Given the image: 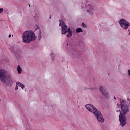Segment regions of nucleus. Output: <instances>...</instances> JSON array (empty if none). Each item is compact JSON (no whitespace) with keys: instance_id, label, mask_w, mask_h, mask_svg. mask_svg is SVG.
<instances>
[{"instance_id":"nucleus-23","label":"nucleus","mask_w":130,"mask_h":130,"mask_svg":"<svg viewBox=\"0 0 130 130\" xmlns=\"http://www.w3.org/2000/svg\"><path fill=\"white\" fill-rule=\"evenodd\" d=\"M29 7H30V4H29Z\"/></svg>"},{"instance_id":"nucleus-19","label":"nucleus","mask_w":130,"mask_h":130,"mask_svg":"<svg viewBox=\"0 0 130 130\" xmlns=\"http://www.w3.org/2000/svg\"><path fill=\"white\" fill-rule=\"evenodd\" d=\"M128 32H129V34L130 35V31H129V29L128 30Z\"/></svg>"},{"instance_id":"nucleus-16","label":"nucleus","mask_w":130,"mask_h":130,"mask_svg":"<svg viewBox=\"0 0 130 130\" xmlns=\"http://www.w3.org/2000/svg\"><path fill=\"white\" fill-rule=\"evenodd\" d=\"M2 12H4V9H3V8H0V14H1V13H2Z\"/></svg>"},{"instance_id":"nucleus-13","label":"nucleus","mask_w":130,"mask_h":130,"mask_svg":"<svg viewBox=\"0 0 130 130\" xmlns=\"http://www.w3.org/2000/svg\"><path fill=\"white\" fill-rule=\"evenodd\" d=\"M42 37V36L41 35V32H40H40H39V36H38L39 40H40V39H41Z\"/></svg>"},{"instance_id":"nucleus-8","label":"nucleus","mask_w":130,"mask_h":130,"mask_svg":"<svg viewBox=\"0 0 130 130\" xmlns=\"http://www.w3.org/2000/svg\"><path fill=\"white\" fill-rule=\"evenodd\" d=\"M87 12L89 13V15H93V8L92 7H91V6L88 5V6H87Z\"/></svg>"},{"instance_id":"nucleus-12","label":"nucleus","mask_w":130,"mask_h":130,"mask_svg":"<svg viewBox=\"0 0 130 130\" xmlns=\"http://www.w3.org/2000/svg\"><path fill=\"white\" fill-rule=\"evenodd\" d=\"M76 32L77 33H80V32H83V29H82V28L78 27L76 29Z\"/></svg>"},{"instance_id":"nucleus-11","label":"nucleus","mask_w":130,"mask_h":130,"mask_svg":"<svg viewBox=\"0 0 130 130\" xmlns=\"http://www.w3.org/2000/svg\"><path fill=\"white\" fill-rule=\"evenodd\" d=\"M17 70L18 71V74H22V68H21L20 65H18Z\"/></svg>"},{"instance_id":"nucleus-2","label":"nucleus","mask_w":130,"mask_h":130,"mask_svg":"<svg viewBox=\"0 0 130 130\" xmlns=\"http://www.w3.org/2000/svg\"><path fill=\"white\" fill-rule=\"evenodd\" d=\"M86 108L89 111V112H92L94 114L95 116L98 119L99 122L103 123L104 122V118H103V115L101 114V112L95 107L93 105L87 104L85 105Z\"/></svg>"},{"instance_id":"nucleus-6","label":"nucleus","mask_w":130,"mask_h":130,"mask_svg":"<svg viewBox=\"0 0 130 130\" xmlns=\"http://www.w3.org/2000/svg\"><path fill=\"white\" fill-rule=\"evenodd\" d=\"M59 26L60 27H61V34H66V33H68V26L67 24H66V23H64L63 21H62L59 20Z\"/></svg>"},{"instance_id":"nucleus-21","label":"nucleus","mask_w":130,"mask_h":130,"mask_svg":"<svg viewBox=\"0 0 130 130\" xmlns=\"http://www.w3.org/2000/svg\"><path fill=\"white\" fill-rule=\"evenodd\" d=\"M114 99H115V100H116V98L114 97Z\"/></svg>"},{"instance_id":"nucleus-10","label":"nucleus","mask_w":130,"mask_h":130,"mask_svg":"<svg viewBox=\"0 0 130 130\" xmlns=\"http://www.w3.org/2000/svg\"><path fill=\"white\" fill-rule=\"evenodd\" d=\"M16 85L19 86V87H21L22 89H24L25 85L23 83H21L20 82H16Z\"/></svg>"},{"instance_id":"nucleus-20","label":"nucleus","mask_w":130,"mask_h":130,"mask_svg":"<svg viewBox=\"0 0 130 130\" xmlns=\"http://www.w3.org/2000/svg\"><path fill=\"white\" fill-rule=\"evenodd\" d=\"M49 19H51V16H50Z\"/></svg>"},{"instance_id":"nucleus-3","label":"nucleus","mask_w":130,"mask_h":130,"mask_svg":"<svg viewBox=\"0 0 130 130\" xmlns=\"http://www.w3.org/2000/svg\"><path fill=\"white\" fill-rule=\"evenodd\" d=\"M0 80L5 83L6 86H12L14 83L11 75L6 73V71L3 70H0Z\"/></svg>"},{"instance_id":"nucleus-1","label":"nucleus","mask_w":130,"mask_h":130,"mask_svg":"<svg viewBox=\"0 0 130 130\" xmlns=\"http://www.w3.org/2000/svg\"><path fill=\"white\" fill-rule=\"evenodd\" d=\"M118 107L120 106L121 110L116 111L117 112H120L119 115V121L121 126H124L126 124V116L127 112H129V105H127V103L124 100H121L119 104H117Z\"/></svg>"},{"instance_id":"nucleus-18","label":"nucleus","mask_w":130,"mask_h":130,"mask_svg":"<svg viewBox=\"0 0 130 130\" xmlns=\"http://www.w3.org/2000/svg\"><path fill=\"white\" fill-rule=\"evenodd\" d=\"M11 36H12V35H11V34H10V35H9V38H11Z\"/></svg>"},{"instance_id":"nucleus-22","label":"nucleus","mask_w":130,"mask_h":130,"mask_svg":"<svg viewBox=\"0 0 130 130\" xmlns=\"http://www.w3.org/2000/svg\"><path fill=\"white\" fill-rule=\"evenodd\" d=\"M67 45H69V44H68V43H67Z\"/></svg>"},{"instance_id":"nucleus-14","label":"nucleus","mask_w":130,"mask_h":130,"mask_svg":"<svg viewBox=\"0 0 130 130\" xmlns=\"http://www.w3.org/2000/svg\"><path fill=\"white\" fill-rule=\"evenodd\" d=\"M50 55L51 56L52 60L54 61V55L52 53L50 54Z\"/></svg>"},{"instance_id":"nucleus-17","label":"nucleus","mask_w":130,"mask_h":130,"mask_svg":"<svg viewBox=\"0 0 130 130\" xmlns=\"http://www.w3.org/2000/svg\"><path fill=\"white\" fill-rule=\"evenodd\" d=\"M15 90H18V85L16 84V86L15 88Z\"/></svg>"},{"instance_id":"nucleus-4","label":"nucleus","mask_w":130,"mask_h":130,"mask_svg":"<svg viewBox=\"0 0 130 130\" xmlns=\"http://www.w3.org/2000/svg\"><path fill=\"white\" fill-rule=\"evenodd\" d=\"M36 39L35 33L32 30H26L22 34V41L24 43H30Z\"/></svg>"},{"instance_id":"nucleus-15","label":"nucleus","mask_w":130,"mask_h":130,"mask_svg":"<svg viewBox=\"0 0 130 130\" xmlns=\"http://www.w3.org/2000/svg\"><path fill=\"white\" fill-rule=\"evenodd\" d=\"M82 26L83 28H86L87 27V26L85 25V24L84 23H82Z\"/></svg>"},{"instance_id":"nucleus-9","label":"nucleus","mask_w":130,"mask_h":130,"mask_svg":"<svg viewBox=\"0 0 130 130\" xmlns=\"http://www.w3.org/2000/svg\"><path fill=\"white\" fill-rule=\"evenodd\" d=\"M67 32H68V34L67 35V37L68 38H70V37H72V35H73V31H72V29H71L70 27L68 28Z\"/></svg>"},{"instance_id":"nucleus-24","label":"nucleus","mask_w":130,"mask_h":130,"mask_svg":"<svg viewBox=\"0 0 130 130\" xmlns=\"http://www.w3.org/2000/svg\"><path fill=\"white\" fill-rule=\"evenodd\" d=\"M0 101H1V99H0Z\"/></svg>"},{"instance_id":"nucleus-7","label":"nucleus","mask_w":130,"mask_h":130,"mask_svg":"<svg viewBox=\"0 0 130 130\" xmlns=\"http://www.w3.org/2000/svg\"><path fill=\"white\" fill-rule=\"evenodd\" d=\"M100 90L101 92H102L103 95L105 98H108L109 97V94H108V92H107V91L104 89L102 86L100 87Z\"/></svg>"},{"instance_id":"nucleus-5","label":"nucleus","mask_w":130,"mask_h":130,"mask_svg":"<svg viewBox=\"0 0 130 130\" xmlns=\"http://www.w3.org/2000/svg\"><path fill=\"white\" fill-rule=\"evenodd\" d=\"M118 23L122 28V29H124V30H127V29H128V27L130 26V23L129 22H128L126 21V20L123 19V18H121L119 21Z\"/></svg>"}]
</instances>
